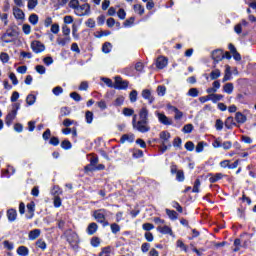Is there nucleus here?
<instances>
[{"label": "nucleus", "mask_w": 256, "mask_h": 256, "mask_svg": "<svg viewBox=\"0 0 256 256\" xmlns=\"http://www.w3.org/2000/svg\"><path fill=\"white\" fill-rule=\"evenodd\" d=\"M132 126H133V129H135L139 133H149V131H151V126H149V121L137 120V114L133 115Z\"/></svg>", "instance_id": "nucleus-1"}, {"label": "nucleus", "mask_w": 256, "mask_h": 256, "mask_svg": "<svg viewBox=\"0 0 256 256\" xmlns=\"http://www.w3.org/2000/svg\"><path fill=\"white\" fill-rule=\"evenodd\" d=\"M93 217L97 223H100L103 227H109V221H107V210L98 209L93 212Z\"/></svg>", "instance_id": "nucleus-2"}, {"label": "nucleus", "mask_w": 256, "mask_h": 256, "mask_svg": "<svg viewBox=\"0 0 256 256\" xmlns=\"http://www.w3.org/2000/svg\"><path fill=\"white\" fill-rule=\"evenodd\" d=\"M17 37H19V32H17V30L13 29V28H9L6 33H4L2 35V41L4 43H13V41H15V39H17Z\"/></svg>", "instance_id": "nucleus-3"}, {"label": "nucleus", "mask_w": 256, "mask_h": 256, "mask_svg": "<svg viewBox=\"0 0 256 256\" xmlns=\"http://www.w3.org/2000/svg\"><path fill=\"white\" fill-rule=\"evenodd\" d=\"M76 15H78V17H85L87 15H91V5H89V3H85L81 6H78V9L76 10Z\"/></svg>", "instance_id": "nucleus-4"}, {"label": "nucleus", "mask_w": 256, "mask_h": 256, "mask_svg": "<svg viewBox=\"0 0 256 256\" xmlns=\"http://www.w3.org/2000/svg\"><path fill=\"white\" fill-rule=\"evenodd\" d=\"M128 87H129V81L123 80L121 76L115 77L114 89L123 90V89H127Z\"/></svg>", "instance_id": "nucleus-5"}, {"label": "nucleus", "mask_w": 256, "mask_h": 256, "mask_svg": "<svg viewBox=\"0 0 256 256\" xmlns=\"http://www.w3.org/2000/svg\"><path fill=\"white\" fill-rule=\"evenodd\" d=\"M156 115L159 123H162V125H173V120L167 117L164 113L157 112Z\"/></svg>", "instance_id": "nucleus-6"}, {"label": "nucleus", "mask_w": 256, "mask_h": 256, "mask_svg": "<svg viewBox=\"0 0 256 256\" xmlns=\"http://www.w3.org/2000/svg\"><path fill=\"white\" fill-rule=\"evenodd\" d=\"M31 49L34 53H43L45 51V45L39 41H33L31 43Z\"/></svg>", "instance_id": "nucleus-7"}, {"label": "nucleus", "mask_w": 256, "mask_h": 256, "mask_svg": "<svg viewBox=\"0 0 256 256\" xmlns=\"http://www.w3.org/2000/svg\"><path fill=\"white\" fill-rule=\"evenodd\" d=\"M67 241L72 247H75L79 243V236L75 232H70L67 235Z\"/></svg>", "instance_id": "nucleus-8"}, {"label": "nucleus", "mask_w": 256, "mask_h": 256, "mask_svg": "<svg viewBox=\"0 0 256 256\" xmlns=\"http://www.w3.org/2000/svg\"><path fill=\"white\" fill-rule=\"evenodd\" d=\"M139 120L138 121H149V109L147 107H142L139 112Z\"/></svg>", "instance_id": "nucleus-9"}, {"label": "nucleus", "mask_w": 256, "mask_h": 256, "mask_svg": "<svg viewBox=\"0 0 256 256\" xmlns=\"http://www.w3.org/2000/svg\"><path fill=\"white\" fill-rule=\"evenodd\" d=\"M26 207V219H33V217H35V202L28 203Z\"/></svg>", "instance_id": "nucleus-10"}, {"label": "nucleus", "mask_w": 256, "mask_h": 256, "mask_svg": "<svg viewBox=\"0 0 256 256\" xmlns=\"http://www.w3.org/2000/svg\"><path fill=\"white\" fill-rule=\"evenodd\" d=\"M142 97L143 99H146V101H148L149 105H151L155 101V97L153 96L151 90L149 89H144L142 91Z\"/></svg>", "instance_id": "nucleus-11"}, {"label": "nucleus", "mask_w": 256, "mask_h": 256, "mask_svg": "<svg viewBox=\"0 0 256 256\" xmlns=\"http://www.w3.org/2000/svg\"><path fill=\"white\" fill-rule=\"evenodd\" d=\"M15 117H17V110H12L10 113L7 114L5 123L8 127H11L13 121H15Z\"/></svg>", "instance_id": "nucleus-12"}, {"label": "nucleus", "mask_w": 256, "mask_h": 256, "mask_svg": "<svg viewBox=\"0 0 256 256\" xmlns=\"http://www.w3.org/2000/svg\"><path fill=\"white\" fill-rule=\"evenodd\" d=\"M212 59L213 61H215V63H219V61H223V59H225V56L223 55V51L214 50L212 52Z\"/></svg>", "instance_id": "nucleus-13"}, {"label": "nucleus", "mask_w": 256, "mask_h": 256, "mask_svg": "<svg viewBox=\"0 0 256 256\" xmlns=\"http://www.w3.org/2000/svg\"><path fill=\"white\" fill-rule=\"evenodd\" d=\"M168 60L166 57L160 56L156 60V67L158 69H165L167 67Z\"/></svg>", "instance_id": "nucleus-14"}, {"label": "nucleus", "mask_w": 256, "mask_h": 256, "mask_svg": "<svg viewBox=\"0 0 256 256\" xmlns=\"http://www.w3.org/2000/svg\"><path fill=\"white\" fill-rule=\"evenodd\" d=\"M13 15L15 19H18L20 21H23L25 19V13L18 7L13 8Z\"/></svg>", "instance_id": "nucleus-15"}, {"label": "nucleus", "mask_w": 256, "mask_h": 256, "mask_svg": "<svg viewBox=\"0 0 256 256\" xmlns=\"http://www.w3.org/2000/svg\"><path fill=\"white\" fill-rule=\"evenodd\" d=\"M135 141V134H124L120 138V143H133Z\"/></svg>", "instance_id": "nucleus-16"}, {"label": "nucleus", "mask_w": 256, "mask_h": 256, "mask_svg": "<svg viewBox=\"0 0 256 256\" xmlns=\"http://www.w3.org/2000/svg\"><path fill=\"white\" fill-rule=\"evenodd\" d=\"M97 229H99V225H97L95 222H92L88 225L86 232L89 235H95L97 233Z\"/></svg>", "instance_id": "nucleus-17"}, {"label": "nucleus", "mask_w": 256, "mask_h": 256, "mask_svg": "<svg viewBox=\"0 0 256 256\" xmlns=\"http://www.w3.org/2000/svg\"><path fill=\"white\" fill-rule=\"evenodd\" d=\"M157 231L162 235H173V230L169 226H158Z\"/></svg>", "instance_id": "nucleus-18"}, {"label": "nucleus", "mask_w": 256, "mask_h": 256, "mask_svg": "<svg viewBox=\"0 0 256 256\" xmlns=\"http://www.w3.org/2000/svg\"><path fill=\"white\" fill-rule=\"evenodd\" d=\"M7 217L8 221H10L11 223H13V221H17V210L9 209L7 211Z\"/></svg>", "instance_id": "nucleus-19"}, {"label": "nucleus", "mask_w": 256, "mask_h": 256, "mask_svg": "<svg viewBox=\"0 0 256 256\" xmlns=\"http://www.w3.org/2000/svg\"><path fill=\"white\" fill-rule=\"evenodd\" d=\"M235 121L237 123H240L241 125H243V123H246V121H247V116H245L241 112H236V114H235Z\"/></svg>", "instance_id": "nucleus-20"}, {"label": "nucleus", "mask_w": 256, "mask_h": 256, "mask_svg": "<svg viewBox=\"0 0 256 256\" xmlns=\"http://www.w3.org/2000/svg\"><path fill=\"white\" fill-rule=\"evenodd\" d=\"M39 235H41V230L34 229L29 232L28 237H29L30 241H35V239H38Z\"/></svg>", "instance_id": "nucleus-21"}, {"label": "nucleus", "mask_w": 256, "mask_h": 256, "mask_svg": "<svg viewBox=\"0 0 256 256\" xmlns=\"http://www.w3.org/2000/svg\"><path fill=\"white\" fill-rule=\"evenodd\" d=\"M225 128L226 129H233V126H237V123H235V120L233 119V117H228L225 121Z\"/></svg>", "instance_id": "nucleus-22"}, {"label": "nucleus", "mask_w": 256, "mask_h": 256, "mask_svg": "<svg viewBox=\"0 0 256 256\" xmlns=\"http://www.w3.org/2000/svg\"><path fill=\"white\" fill-rule=\"evenodd\" d=\"M160 139L162 140V143H169V139H171V133L162 131L160 133Z\"/></svg>", "instance_id": "nucleus-23"}, {"label": "nucleus", "mask_w": 256, "mask_h": 256, "mask_svg": "<svg viewBox=\"0 0 256 256\" xmlns=\"http://www.w3.org/2000/svg\"><path fill=\"white\" fill-rule=\"evenodd\" d=\"M223 179V175L221 173H216V174H210L209 181L210 183H217V181H221Z\"/></svg>", "instance_id": "nucleus-24"}, {"label": "nucleus", "mask_w": 256, "mask_h": 256, "mask_svg": "<svg viewBox=\"0 0 256 256\" xmlns=\"http://www.w3.org/2000/svg\"><path fill=\"white\" fill-rule=\"evenodd\" d=\"M57 43L58 45L65 47L67 43H71V36H66L65 38H58Z\"/></svg>", "instance_id": "nucleus-25"}, {"label": "nucleus", "mask_w": 256, "mask_h": 256, "mask_svg": "<svg viewBox=\"0 0 256 256\" xmlns=\"http://www.w3.org/2000/svg\"><path fill=\"white\" fill-rule=\"evenodd\" d=\"M133 9H134L135 13H137L140 16L144 15V13H145V7H143V5H141V4H135L133 6Z\"/></svg>", "instance_id": "nucleus-26"}, {"label": "nucleus", "mask_w": 256, "mask_h": 256, "mask_svg": "<svg viewBox=\"0 0 256 256\" xmlns=\"http://www.w3.org/2000/svg\"><path fill=\"white\" fill-rule=\"evenodd\" d=\"M17 253L20 256H27V255H29V249L25 246H20L17 249Z\"/></svg>", "instance_id": "nucleus-27"}, {"label": "nucleus", "mask_w": 256, "mask_h": 256, "mask_svg": "<svg viewBox=\"0 0 256 256\" xmlns=\"http://www.w3.org/2000/svg\"><path fill=\"white\" fill-rule=\"evenodd\" d=\"M35 101H37V96L36 95H33V94H29L27 97H26V103L27 105H35Z\"/></svg>", "instance_id": "nucleus-28"}, {"label": "nucleus", "mask_w": 256, "mask_h": 256, "mask_svg": "<svg viewBox=\"0 0 256 256\" xmlns=\"http://www.w3.org/2000/svg\"><path fill=\"white\" fill-rule=\"evenodd\" d=\"M221 77V70L220 69H215L210 73V79L212 81H215V79H219Z\"/></svg>", "instance_id": "nucleus-29"}, {"label": "nucleus", "mask_w": 256, "mask_h": 256, "mask_svg": "<svg viewBox=\"0 0 256 256\" xmlns=\"http://www.w3.org/2000/svg\"><path fill=\"white\" fill-rule=\"evenodd\" d=\"M166 214L172 221H175L178 217V214L175 212V210L166 209Z\"/></svg>", "instance_id": "nucleus-30"}, {"label": "nucleus", "mask_w": 256, "mask_h": 256, "mask_svg": "<svg viewBox=\"0 0 256 256\" xmlns=\"http://www.w3.org/2000/svg\"><path fill=\"white\" fill-rule=\"evenodd\" d=\"M111 49H113L111 42H105L102 46L103 53H111Z\"/></svg>", "instance_id": "nucleus-31"}, {"label": "nucleus", "mask_w": 256, "mask_h": 256, "mask_svg": "<svg viewBox=\"0 0 256 256\" xmlns=\"http://www.w3.org/2000/svg\"><path fill=\"white\" fill-rule=\"evenodd\" d=\"M176 247H179V249H181L185 253H187V251H189V246L185 245V243H183L181 240H177Z\"/></svg>", "instance_id": "nucleus-32"}, {"label": "nucleus", "mask_w": 256, "mask_h": 256, "mask_svg": "<svg viewBox=\"0 0 256 256\" xmlns=\"http://www.w3.org/2000/svg\"><path fill=\"white\" fill-rule=\"evenodd\" d=\"M110 229L114 235H117V233H119V231H121V226H119V224H117V223H112L110 225Z\"/></svg>", "instance_id": "nucleus-33"}, {"label": "nucleus", "mask_w": 256, "mask_h": 256, "mask_svg": "<svg viewBox=\"0 0 256 256\" xmlns=\"http://www.w3.org/2000/svg\"><path fill=\"white\" fill-rule=\"evenodd\" d=\"M86 171H104L105 165L103 164H96L94 168L89 169V166L85 167Z\"/></svg>", "instance_id": "nucleus-34"}, {"label": "nucleus", "mask_w": 256, "mask_h": 256, "mask_svg": "<svg viewBox=\"0 0 256 256\" xmlns=\"http://www.w3.org/2000/svg\"><path fill=\"white\" fill-rule=\"evenodd\" d=\"M223 91L227 93L228 95H231L233 93V83H227L223 87Z\"/></svg>", "instance_id": "nucleus-35"}, {"label": "nucleus", "mask_w": 256, "mask_h": 256, "mask_svg": "<svg viewBox=\"0 0 256 256\" xmlns=\"http://www.w3.org/2000/svg\"><path fill=\"white\" fill-rule=\"evenodd\" d=\"M29 23H31V25H37V23H39V16L37 14H31L29 16Z\"/></svg>", "instance_id": "nucleus-36"}, {"label": "nucleus", "mask_w": 256, "mask_h": 256, "mask_svg": "<svg viewBox=\"0 0 256 256\" xmlns=\"http://www.w3.org/2000/svg\"><path fill=\"white\" fill-rule=\"evenodd\" d=\"M229 79H231V68L229 66H227V68L225 70V75L222 79V82L225 83V82L229 81Z\"/></svg>", "instance_id": "nucleus-37"}, {"label": "nucleus", "mask_w": 256, "mask_h": 256, "mask_svg": "<svg viewBox=\"0 0 256 256\" xmlns=\"http://www.w3.org/2000/svg\"><path fill=\"white\" fill-rule=\"evenodd\" d=\"M85 120H86V123L91 125V123H93V112L86 111V113H85Z\"/></svg>", "instance_id": "nucleus-38"}, {"label": "nucleus", "mask_w": 256, "mask_h": 256, "mask_svg": "<svg viewBox=\"0 0 256 256\" xmlns=\"http://www.w3.org/2000/svg\"><path fill=\"white\" fill-rule=\"evenodd\" d=\"M223 99V95L221 94H210V101L213 103H217V101H221Z\"/></svg>", "instance_id": "nucleus-39"}, {"label": "nucleus", "mask_w": 256, "mask_h": 256, "mask_svg": "<svg viewBox=\"0 0 256 256\" xmlns=\"http://www.w3.org/2000/svg\"><path fill=\"white\" fill-rule=\"evenodd\" d=\"M37 5H39V1L38 0H28V9L31 11L33 9H35V7H37Z\"/></svg>", "instance_id": "nucleus-40"}, {"label": "nucleus", "mask_w": 256, "mask_h": 256, "mask_svg": "<svg viewBox=\"0 0 256 256\" xmlns=\"http://www.w3.org/2000/svg\"><path fill=\"white\" fill-rule=\"evenodd\" d=\"M69 7L77 12V9H79V0H70Z\"/></svg>", "instance_id": "nucleus-41"}, {"label": "nucleus", "mask_w": 256, "mask_h": 256, "mask_svg": "<svg viewBox=\"0 0 256 256\" xmlns=\"http://www.w3.org/2000/svg\"><path fill=\"white\" fill-rule=\"evenodd\" d=\"M36 246L39 248V249H42V251H45L47 249V243H45V241L43 240H37L36 242Z\"/></svg>", "instance_id": "nucleus-42"}, {"label": "nucleus", "mask_w": 256, "mask_h": 256, "mask_svg": "<svg viewBox=\"0 0 256 256\" xmlns=\"http://www.w3.org/2000/svg\"><path fill=\"white\" fill-rule=\"evenodd\" d=\"M187 95H188L189 97H199V90H197V88H191V89L188 91Z\"/></svg>", "instance_id": "nucleus-43"}, {"label": "nucleus", "mask_w": 256, "mask_h": 256, "mask_svg": "<svg viewBox=\"0 0 256 256\" xmlns=\"http://www.w3.org/2000/svg\"><path fill=\"white\" fill-rule=\"evenodd\" d=\"M199 187H201V180L196 179L195 182H194V186H193V193H199Z\"/></svg>", "instance_id": "nucleus-44"}, {"label": "nucleus", "mask_w": 256, "mask_h": 256, "mask_svg": "<svg viewBox=\"0 0 256 256\" xmlns=\"http://www.w3.org/2000/svg\"><path fill=\"white\" fill-rule=\"evenodd\" d=\"M9 54L5 53V52H1L0 53V61H2L3 63H9Z\"/></svg>", "instance_id": "nucleus-45"}, {"label": "nucleus", "mask_w": 256, "mask_h": 256, "mask_svg": "<svg viewBox=\"0 0 256 256\" xmlns=\"http://www.w3.org/2000/svg\"><path fill=\"white\" fill-rule=\"evenodd\" d=\"M176 179H177V181H180V182L185 181V173L183 172V170H179L176 173Z\"/></svg>", "instance_id": "nucleus-46"}, {"label": "nucleus", "mask_w": 256, "mask_h": 256, "mask_svg": "<svg viewBox=\"0 0 256 256\" xmlns=\"http://www.w3.org/2000/svg\"><path fill=\"white\" fill-rule=\"evenodd\" d=\"M71 114V110H69V108L67 107H62L60 109V115L61 117H67V115H70Z\"/></svg>", "instance_id": "nucleus-47"}, {"label": "nucleus", "mask_w": 256, "mask_h": 256, "mask_svg": "<svg viewBox=\"0 0 256 256\" xmlns=\"http://www.w3.org/2000/svg\"><path fill=\"white\" fill-rule=\"evenodd\" d=\"M166 92H167V88L165 86H158L157 87V93L160 97H163Z\"/></svg>", "instance_id": "nucleus-48"}, {"label": "nucleus", "mask_w": 256, "mask_h": 256, "mask_svg": "<svg viewBox=\"0 0 256 256\" xmlns=\"http://www.w3.org/2000/svg\"><path fill=\"white\" fill-rule=\"evenodd\" d=\"M129 99L131 103H135L137 101V90H132L129 94Z\"/></svg>", "instance_id": "nucleus-49"}, {"label": "nucleus", "mask_w": 256, "mask_h": 256, "mask_svg": "<svg viewBox=\"0 0 256 256\" xmlns=\"http://www.w3.org/2000/svg\"><path fill=\"white\" fill-rule=\"evenodd\" d=\"M61 147H62V149L69 150V149H71L72 145L69 140H64L61 142Z\"/></svg>", "instance_id": "nucleus-50"}, {"label": "nucleus", "mask_w": 256, "mask_h": 256, "mask_svg": "<svg viewBox=\"0 0 256 256\" xmlns=\"http://www.w3.org/2000/svg\"><path fill=\"white\" fill-rule=\"evenodd\" d=\"M91 245L92 247H99V245H101V239H99V237H93L91 239Z\"/></svg>", "instance_id": "nucleus-51"}, {"label": "nucleus", "mask_w": 256, "mask_h": 256, "mask_svg": "<svg viewBox=\"0 0 256 256\" xmlns=\"http://www.w3.org/2000/svg\"><path fill=\"white\" fill-rule=\"evenodd\" d=\"M96 105L101 109V111H105V109H107V102L105 100H100Z\"/></svg>", "instance_id": "nucleus-52"}, {"label": "nucleus", "mask_w": 256, "mask_h": 256, "mask_svg": "<svg viewBox=\"0 0 256 256\" xmlns=\"http://www.w3.org/2000/svg\"><path fill=\"white\" fill-rule=\"evenodd\" d=\"M135 110L131 109V108H124L123 109V115H125L126 117H131V115H134Z\"/></svg>", "instance_id": "nucleus-53"}, {"label": "nucleus", "mask_w": 256, "mask_h": 256, "mask_svg": "<svg viewBox=\"0 0 256 256\" xmlns=\"http://www.w3.org/2000/svg\"><path fill=\"white\" fill-rule=\"evenodd\" d=\"M86 27H89L90 29L95 28V19L93 18H89L86 22H85Z\"/></svg>", "instance_id": "nucleus-54"}, {"label": "nucleus", "mask_w": 256, "mask_h": 256, "mask_svg": "<svg viewBox=\"0 0 256 256\" xmlns=\"http://www.w3.org/2000/svg\"><path fill=\"white\" fill-rule=\"evenodd\" d=\"M22 31H23V33H24L25 35H30V33H31V25H29V24H24V25L22 26Z\"/></svg>", "instance_id": "nucleus-55"}, {"label": "nucleus", "mask_w": 256, "mask_h": 256, "mask_svg": "<svg viewBox=\"0 0 256 256\" xmlns=\"http://www.w3.org/2000/svg\"><path fill=\"white\" fill-rule=\"evenodd\" d=\"M36 72L39 73V75H45L46 68L43 65H37L35 67Z\"/></svg>", "instance_id": "nucleus-56"}, {"label": "nucleus", "mask_w": 256, "mask_h": 256, "mask_svg": "<svg viewBox=\"0 0 256 256\" xmlns=\"http://www.w3.org/2000/svg\"><path fill=\"white\" fill-rule=\"evenodd\" d=\"M52 93H54V95H56V97H59V95H61V93H63V88L61 86H57V87L53 88Z\"/></svg>", "instance_id": "nucleus-57"}, {"label": "nucleus", "mask_w": 256, "mask_h": 256, "mask_svg": "<svg viewBox=\"0 0 256 256\" xmlns=\"http://www.w3.org/2000/svg\"><path fill=\"white\" fill-rule=\"evenodd\" d=\"M142 229H144V231H151V230L155 229V226L151 223H144L142 225Z\"/></svg>", "instance_id": "nucleus-58"}, {"label": "nucleus", "mask_w": 256, "mask_h": 256, "mask_svg": "<svg viewBox=\"0 0 256 256\" xmlns=\"http://www.w3.org/2000/svg\"><path fill=\"white\" fill-rule=\"evenodd\" d=\"M183 133H191L193 131V124H186L182 129Z\"/></svg>", "instance_id": "nucleus-59"}, {"label": "nucleus", "mask_w": 256, "mask_h": 256, "mask_svg": "<svg viewBox=\"0 0 256 256\" xmlns=\"http://www.w3.org/2000/svg\"><path fill=\"white\" fill-rule=\"evenodd\" d=\"M70 97L74 101H77V102L81 101V95L79 93H77V92L70 93Z\"/></svg>", "instance_id": "nucleus-60"}, {"label": "nucleus", "mask_w": 256, "mask_h": 256, "mask_svg": "<svg viewBox=\"0 0 256 256\" xmlns=\"http://www.w3.org/2000/svg\"><path fill=\"white\" fill-rule=\"evenodd\" d=\"M117 15L119 17V19H125V17H127V13L125 12V9L120 8L117 12Z\"/></svg>", "instance_id": "nucleus-61"}, {"label": "nucleus", "mask_w": 256, "mask_h": 256, "mask_svg": "<svg viewBox=\"0 0 256 256\" xmlns=\"http://www.w3.org/2000/svg\"><path fill=\"white\" fill-rule=\"evenodd\" d=\"M185 149H186L187 151H194V149H195V144H194L193 142H191V141H188V142H186V144H185Z\"/></svg>", "instance_id": "nucleus-62"}, {"label": "nucleus", "mask_w": 256, "mask_h": 256, "mask_svg": "<svg viewBox=\"0 0 256 256\" xmlns=\"http://www.w3.org/2000/svg\"><path fill=\"white\" fill-rule=\"evenodd\" d=\"M124 101L125 97L119 96L118 98H116L114 105H116V107H120V105H122Z\"/></svg>", "instance_id": "nucleus-63"}, {"label": "nucleus", "mask_w": 256, "mask_h": 256, "mask_svg": "<svg viewBox=\"0 0 256 256\" xmlns=\"http://www.w3.org/2000/svg\"><path fill=\"white\" fill-rule=\"evenodd\" d=\"M182 140L181 138L177 137L173 141V147H177L178 149H181Z\"/></svg>", "instance_id": "nucleus-64"}]
</instances>
